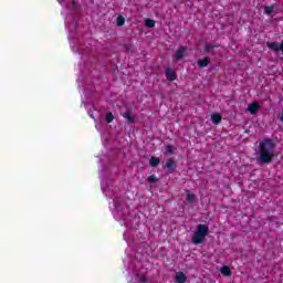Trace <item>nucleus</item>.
Returning a JSON list of instances; mask_svg holds the SVG:
<instances>
[{"label": "nucleus", "mask_w": 283, "mask_h": 283, "mask_svg": "<svg viewBox=\"0 0 283 283\" xmlns=\"http://www.w3.org/2000/svg\"><path fill=\"white\" fill-rule=\"evenodd\" d=\"M174 149H176V147H174L171 145H167L166 146V154H174Z\"/></svg>", "instance_id": "nucleus-20"}, {"label": "nucleus", "mask_w": 283, "mask_h": 283, "mask_svg": "<svg viewBox=\"0 0 283 283\" xmlns=\"http://www.w3.org/2000/svg\"><path fill=\"white\" fill-rule=\"evenodd\" d=\"M165 74H166L167 81H169L170 83L176 81V78H178V76L176 75V71L171 69H166Z\"/></svg>", "instance_id": "nucleus-6"}, {"label": "nucleus", "mask_w": 283, "mask_h": 283, "mask_svg": "<svg viewBox=\"0 0 283 283\" xmlns=\"http://www.w3.org/2000/svg\"><path fill=\"white\" fill-rule=\"evenodd\" d=\"M280 120H281V123H283V111H282V113L280 114Z\"/></svg>", "instance_id": "nucleus-23"}, {"label": "nucleus", "mask_w": 283, "mask_h": 283, "mask_svg": "<svg viewBox=\"0 0 283 283\" xmlns=\"http://www.w3.org/2000/svg\"><path fill=\"white\" fill-rule=\"evenodd\" d=\"M145 25H146V28H156V21L153 19H146Z\"/></svg>", "instance_id": "nucleus-16"}, {"label": "nucleus", "mask_w": 283, "mask_h": 283, "mask_svg": "<svg viewBox=\"0 0 283 283\" xmlns=\"http://www.w3.org/2000/svg\"><path fill=\"white\" fill-rule=\"evenodd\" d=\"M275 10V6H265L264 7V12L265 14H268L269 17H271V14H273V11Z\"/></svg>", "instance_id": "nucleus-14"}, {"label": "nucleus", "mask_w": 283, "mask_h": 283, "mask_svg": "<svg viewBox=\"0 0 283 283\" xmlns=\"http://www.w3.org/2000/svg\"><path fill=\"white\" fill-rule=\"evenodd\" d=\"M187 56V48L179 46V49L175 53L176 61H181V59H185Z\"/></svg>", "instance_id": "nucleus-3"}, {"label": "nucleus", "mask_w": 283, "mask_h": 283, "mask_svg": "<svg viewBox=\"0 0 283 283\" xmlns=\"http://www.w3.org/2000/svg\"><path fill=\"white\" fill-rule=\"evenodd\" d=\"M207 235H209V226L205 223L198 224L196 232L192 234V244H202Z\"/></svg>", "instance_id": "nucleus-2"}, {"label": "nucleus", "mask_w": 283, "mask_h": 283, "mask_svg": "<svg viewBox=\"0 0 283 283\" xmlns=\"http://www.w3.org/2000/svg\"><path fill=\"white\" fill-rule=\"evenodd\" d=\"M186 200H187V202H193L196 200V195L191 193V192H188L186 195Z\"/></svg>", "instance_id": "nucleus-19"}, {"label": "nucleus", "mask_w": 283, "mask_h": 283, "mask_svg": "<svg viewBox=\"0 0 283 283\" xmlns=\"http://www.w3.org/2000/svg\"><path fill=\"white\" fill-rule=\"evenodd\" d=\"M105 122L108 124L114 123V113L113 112L106 113Z\"/></svg>", "instance_id": "nucleus-17"}, {"label": "nucleus", "mask_w": 283, "mask_h": 283, "mask_svg": "<svg viewBox=\"0 0 283 283\" xmlns=\"http://www.w3.org/2000/svg\"><path fill=\"white\" fill-rule=\"evenodd\" d=\"M211 122L213 123V125H220V123H222V115H220V113L212 114Z\"/></svg>", "instance_id": "nucleus-8"}, {"label": "nucleus", "mask_w": 283, "mask_h": 283, "mask_svg": "<svg viewBox=\"0 0 283 283\" xmlns=\"http://www.w3.org/2000/svg\"><path fill=\"white\" fill-rule=\"evenodd\" d=\"M175 277H176V282H178V283L187 282V275L185 273H182V272H177L175 274Z\"/></svg>", "instance_id": "nucleus-9"}, {"label": "nucleus", "mask_w": 283, "mask_h": 283, "mask_svg": "<svg viewBox=\"0 0 283 283\" xmlns=\"http://www.w3.org/2000/svg\"><path fill=\"white\" fill-rule=\"evenodd\" d=\"M150 167H158L160 165V158L158 157H151L149 159Z\"/></svg>", "instance_id": "nucleus-13"}, {"label": "nucleus", "mask_w": 283, "mask_h": 283, "mask_svg": "<svg viewBox=\"0 0 283 283\" xmlns=\"http://www.w3.org/2000/svg\"><path fill=\"white\" fill-rule=\"evenodd\" d=\"M166 167L167 169H170L171 172L176 171V167H178V165L176 164V161H174V159H168L166 161Z\"/></svg>", "instance_id": "nucleus-10"}, {"label": "nucleus", "mask_w": 283, "mask_h": 283, "mask_svg": "<svg viewBox=\"0 0 283 283\" xmlns=\"http://www.w3.org/2000/svg\"><path fill=\"white\" fill-rule=\"evenodd\" d=\"M275 158V142L271 138H264L259 145L258 161L262 165H271Z\"/></svg>", "instance_id": "nucleus-1"}, {"label": "nucleus", "mask_w": 283, "mask_h": 283, "mask_svg": "<svg viewBox=\"0 0 283 283\" xmlns=\"http://www.w3.org/2000/svg\"><path fill=\"white\" fill-rule=\"evenodd\" d=\"M260 102H252L251 104H249L248 106V112L250 114H258V111L260 109Z\"/></svg>", "instance_id": "nucleus-7"}, {"label": "nucleus", "mask_w": 283, "mask_h": 283, "mask_svg": "<svg viewBox=\"0 0 283 283\" xmlns=\"http://www.w3.org/2000/svg\"><path fill=\"white\" fill-rule=\"evenodd\" d=\"M137 277H138L139 282H142V283L147 282V276H145V274H137Z\"/></svg>", "instance_id": "nucleus-22"}, {"label": "nucleus", "mask_w": 283, "mask_h": 283, "mask_svg": "<svg viewBox=\"0 0 283 283\" xmlns=\"http://www.w3.org/2000/svg\"><path fill=\"white\" fill-rule=\"evenodd\" d=\"M72 3H73V8H76V1H72Z\"/></svg>", "instance_id": "nucleus-24"}, {"label": "nucleus", "mask_w": 283, "mask_h": 283, "mask_svg": "<svg viewBox=\"0 0 283 283\" xmlns=\"http://www.w3.org/2000/svg\"><path fill=\"white\" fill-rule=\"evenodd\" d=\"M211 63V59L209 56H205L202 60L197 61V65L200 70L208 67Z\"/></svg>", "instance_id": "nucleus-5"}, {"label": "nucleus", "mask_w": 283, "mask_h": 283, "mask_svg": "<svg viewBox=\"0 0 283 283\" xmlns=\"http://www.w3.org/2000/svg\"><path fill=\"white\" fill-rule=\"evenodd\" d=\"M213 48H216V45L206 44L203 50L205 52H208V54H212V56H216V51H213Z\"/></svg>", "instance_id": "nucleus-12"}, {"label": "nucleus", "mask_w": 283, "mask_h": 283, "mask_svg": "<svg viewBox=\"0 0 283 283\" xmlns=\"http://www.w3.org/2000/svg\"><path fill=\"white\" fill-rule=\"evenodd\" d=\"M148 182H150V184L158 182V178H156V176H154V175H150V176H148Z\"/></svg>", "instance_id": "nucleus-21"}, {"label": "nucleus", "mask_w": 283, "mask_h": 283, "mask_svg": "<svg viewBox=\"0 0 283 283\" xmlns=\"http://www.w3.org/2000/svg\"><path fill=\"white\" fill-rule=\"evenodd\" d=\"M221 273H222V275H226V276L231 275V268L230 266H223L221 269Z\"/></svg>", "instance_id": "nucleus-18"}, {"label": "nucleus", "mask_w": 283, "mask_h": 283, "mask_svg": "<svg viewBox=\"0 0 283 283\" xmlns=\"http://www.w3.org/2000/svg\"><path fill=\"white\" fill-rule=\"evenodd\" d=\"M132 114V108H127L126 112L123 114V118H126L127 123L134 125V123H136V117H134V115Z\"/></svg>", "instance_id": "nucleus-4"}, {"label": "nucleus", "mask_w": 283, "mask_h": 283, "mask_svg": "<svg viewBox=\"0 0 283 283\" xmlns=\"http://www.w3.org/2000/svg\"><path fill=\"white\" fill-rule=\"evenodd\" d=\"M268 48L272 50V52H280V44L277 42L268 43Z\"/></svg>", "instance_id": "nucleus-11"}, {"label": "nucleus", "mask_w": 283, "mask_h": 283, "mask_svg": "<svg viewBox=\"0 0 283 283\" xmlns=\"http://www.w3.org/2000/svg\"><path fill=\"white\" fill-rule=\"evenodd\" d=\"M116 25H118V28H123V25H125V17L123 15L117 17Z\"/></svg>", "instance_id": "nucleus-15"}]
</instances>
